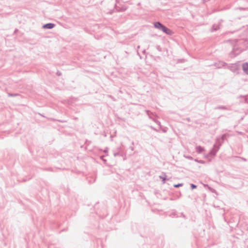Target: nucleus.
Returning a JSON list of instances; mask_svg holds the SVG:
<instances>
[{
  "mask_svg": "<svg viewBox=\"0 0 248 248\" xmlns=\"http://www.w3.org/2000/svg\"><path fill=\"white\" fill-rule=\"evenodd\" d=\"M192 188H195V187H196V186H195L194 185H192Z\"/></svg>",
  "mask_w": 248,
  "mask_h": 248,
  "instance_id": "6",
  "label": "nucleus"
},
{
  "mask_svg": "<svg viewBox=\"0 0 248 248\" xmlns=\"http://www.w3.org/2000/svg\"><path fill=\"white\" fill-rule=\"evenodd\" d=\"M54 25L52 23H48L44 25V28L52 29L54 27Z\"/></svg>",
  "mask_w": 248,
  "mask_h": 248,
  "instance_id": "3",
  "label": "nucleus"
},
{
  "mask_svg": "<svg viewBox=\"0 0 248 248\" xmlns=\"http://www.w3.org/2000/svg\"><path fill=\"white\" fill-rule=\"evenodd\" d=\"M197 150L199 152H202L203 151V149L201 147H198Z\"/></svg>",
  "mask_w": 248,
  "mask_h": 248,
  "instance_id": "4",
  "label": "nucleus"
},
{
  "mask_svg": "<svg viewBox=\"0 0 248 248\" xmlns=\"http://www.w3.org/2000/svg\"><path fill=\"white\" fill-rule=\"evenodd\" d=\"M182 186V184H178V185H174V186L176 187H177L180 186Z\"/></svg>",
  "mask_w": 248,
  "mask_h": 248,
  "instance_id": "5",
  "label": "nucleus"
},
{
  "mask_svg": "<svg viewBox=\"0 0 248 248\" xmlns=\"http://www.w3.org/2000/svg\"><path fill=\"white\" fill-rule=\"evenodd\" d=\"M154 26L155 28L162 30L163 32H165L166 34H171L172 33L170 29H169L168 28H167L166 27H165L164 26H163L160 22H155L154 23Z\"/></svg>",
  "mask_w": 248,
  "mask_h": 248,
  "instance_id": "1",
  "label": "nucleus"
},
{
  "mask_svg": "<svg viewBox=\"0 0 248 248\" xmlns=\"http://www.w3.org/2000/svg\"><path fill=\"white\" fill-rule=\"evenodd\" d=\"M243 70L244 71V72L248 75V63H244L242 65Z\"/></svg>",
  "mask_w": 248,
  "mask_h": 248,
  "instance_id": "2",
  "label": "nucleus"
}]
</instances>
